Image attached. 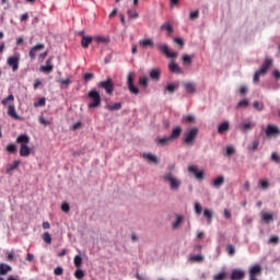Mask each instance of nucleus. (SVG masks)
I'll use <instances>...</instances> for the list:
<instances>
[{
    "label": "nucleus",
    "mask_w": 280,
    "mask_h": 280,
    "mask_svg": "<svg viewBox=\"0 0 280 280\" xmlns=\"http://www.w3.org/2000/svg\"><path fill=\"white\" fill-rule=\"evenodd\" d=\"M128 16H129V19H139V13H137V11H135V10H129Z\"/></svg>",
    "instance_id": "603ef678"
},
{
    "label": "nucleus",
    "mask_w": 280,
    "mask_h": 280,
    "mask_svg": "<svg viewBox=\"0 0 280 280\" xmlns=\"http://www.w3.org/2000/svg\"><path fill=\"white\" fill-rule=\"evenodd\" d=\"M19 56H11L8 58L7 63L12 68V71H19Z\"/></svg>",
    "instance_id": "f8f14e48"
},
{
    "label": "nucleus",
    "mask_w": 280,
    "mask_h": 280,
    "mask_svg": "<svg viewBox=\"0 0 280 280\" xmlns=\"http://www.w3.org/2000/svg\"><path fill=\"white\" fill-rule=\"evenodd\" d=\"M198 16H200V12L198 10L190 12L189 19L191 21H195V19H198Z\"/></svg>",
    "instance_id": "5fc2aeb1"
},
{
    "label": "nucleus",
    "mask_w": 280,
    "mask_h": 280,
    "mask_svg": "<svg viewBox=\"0 0 280 280\" xmlns=\"http://www.w3.org/2000/svg\"><path fill=\"white\" fill-rule=\"evenodd\" d=\"M178 86H180L178 83H168L165 88V93L173 94L174 92L178 91Z\"/></svg>",
    "instance_id": "393cba45"
},
{
    "label": "nucleus",
    "mask_w": 280,
    "mask_h": 280,
    "mask_svg": "<svg viewBox=\"0 0 280 280\" xmlns=\"http://www.w3.org/2000/svg\"><path fill=\"white\" fill-rule=\"evenodd\" d=\"M8 115L9 117H11L12 119H21V116H19V114H16V107L14 106V103H10L9 107H8Z\"/></svg>",
    "instance_id": "2eb2a0df"
},
{
    "label": "nucleus",
    "mask_w": 280,
    "mask_h": 280,
    "mask_svg": "<svg viewBox=\"0 0 280 280\" xmlns=\"http://www.w3.org/2000/svg\"><path fill=\"white\" fill-rule=\"evenodd\" d=\"M74 266L75 268H80V266H82V257L80 255L74 257Z\"/></svg>",
    "instance_id": "79ce46f5"
},
{
    "label": "nucleus",
    "mask_w": 280,
    "mask_h": 280,
    "mask_svg": "<svg viewBox=\"0 0 280 280\" xmlns=\"http://www.w3.org/2000/svg\"><path fill=\"white\" fill-rule=\"evenodd\" d=\"M74 277L75 279H84V272L82 271V269H78L75 272H74Z\"/></svg>",
    "instance_id": "8fccbe9b"
},
{
    "label": "nucleus",
    "mask_w": 280,
    "mask_h": 280,
    "mask_svg": "<svg viewBox=\"0 0 280 280\" xmlns=\"http://www.w3.org/2000/svg\"><path fill=\"white\" fill-rule=\"evenodd\" d=\"M185 222V217L183 214H176V220L173 223V229H180V224Z\"/></svg>",
    "instance_id": "4be33fe9"
},
{
    "label": "nucleus",
    "mask_w": 280,
    "mask_h": 280,
    "mask_svg": "<svg viewBox=\"0 0 280 280\" xmlns=\"http://www.w3.org/2000/svg\"><path fill=\"white\" fill-rule=\"evenodd\" d=\"M280 135V129L279 127L275 125H268L266 129V136L267 137H279Z\"/></svg>",
    "instance_id": "ddd939ff"
},
{
    "label": "nucleus",
    "mask_w": 280,
    "mask_h": 280,
    "mask_svg": "<svg viewBox=\"0 0 280 280\" xmlns=\"http://www.w3.org/2000/svg\"><path fill=\"white\" fill-rule=\"evenodd\" d=\"M270 67H272V59L266 58L261 68L255 72L254 82H259V78H261V75H266Z\"/></svg>",
    "instance_id": "20e7f679"
},
{
    "label": "nucleus",
    "mask_w": 280,
    "mask_h": 280,
    "mask_svg": "<svg viewBox=\"0 0 280 280\" xmlns=\"http://www.w3.org/2000/svg\"><path fill=\"white\" fill-rule=\"evenodd\" d=\"M226 250H228V254L231 255V257H233V255H235V246L234 245H228L226 246Z\"/></svg>",
    "instance_id": "de8ad7c7"
},
{
    "label": "nucleus",
    "mask_w": 280,
    "mask_h": 280,
    "mask_svg": "<svg viewBox=\"0 0 280 280\" xmlns=\"http://www.w3.org/2000/svg\"><path fill=\"white\" fill-rule=\"evenodd\" d=\"M91 43H93V37L83 36L81 39V47H83V49H89V45H91Z\"/></svg>",
    "instance_id": "b1692460"
},
{
    "label": "nucleus",
    "mask_w": 280,
    "mask_h": 280,
    "mask_svg": "<svg viewBox=\"0 0 280 280\" xmlns=\"http://www.w3.org/2000/svg\"><path fill=\"white\" fill-rule=\"evenodd\" d=\"M141 46L149 49H154V40L152 38L142 39Z\"/></svg>",
    "instance_id": "c756f323"
},
{
    "label": "nucleus",
    "mask_w": 280,
    "mask_h": 280,
    "mask_svg": "<svg viewBox=\"0 0 280 280\" xmlns=\"http://www.w3.org/2000/svg\"><path fill=\"white\" fill-rule=\"evenodd\" d=\"M161 30L167 32L168 34H174V27H172V24L170 23L162 24Z\"/></svg>",
    "instance_id": "72a5a7b5"
},
{
    "label": "nucleus",
    "mask_w": 280,
    "mask_h": 280,
    "mask_svg": "<svg viewBox=\"0 0 280 280\" xmlns=\"http://www.w3.org/2000/svg\"><path fill=\"white\" fill-rule=\"evenodd\" d=\"M253 106H254V108L256 109V110H264V103H259V102H257V101H255L254 103H253Z\"/></svg>",
    "instance_id": "c03bdc74"
},
{
    "label": "nucleus",
    "mask_w": 280,
    "mask_h": 280,
    "mask_svg": "<svg viewBox=\"0 0 280 280\" xmlns=\"http://www.w3.org/2000/svg\"><path fill=\"white\" fill-rule=\"evenodd\" d=\"M16 143L20 144V156H30L32 154V149H30V136L20 135L16 138Z\"/></svg>",
    "instance_id": "f257e3e1"
},
{
    "label": "nucleus",
    "mask_w": 280,
    "mask_h": 280,
    "mask_svg": "<svg viewBox=\"0 0 280 280\" xmlns=\"http://www.w3.org/2000/svg\"><path fill=\"white\" fill-rule=\"evenodd\" d=\"M150 81V79H148V77H142L141 79V86H148V82Z\"/></svg>",
    "instance_id": "69168bd1"
},
{
    "label": "nucleus",
    "mask_w": 280,
    "mask_h": 280,
    "mask_svg": "<svg viewBox=\"0 0 280 280\" xmlns=\"http://www.w3.org/2000/svg\"><path fill=\"white\" fill-rule=\"evenodd\" d=\"M183 62L184 65H191L192 60L191 57L189 55H183Z\"/></svg>",
    "instance_id": "49530a36"
},
{
    "label": "nucleus",
    "mask_w": 280,
    "mask_h": 280,
    "mask_svg": "<svg viewBox=\"0 0 280 280\" xmlns=\"http://www.w3.org/2000/svg\"><path fill=\"white\" fill-rule=\"evenodd\" d=\"M98 89H104L106 91L107 95H113L115 91V84L113 83V80L107 79L106 81H101L98 83Z\"/></svg>",
    "instance_id": "423d86ee"
},
{
    "label": "nucleus",
    "mask_w": 280,
    "mask_h": 280,
    "mask_svg": "<svg viewBox=\"0 0 280 280\" xmlns=\"http://www.w3.org/2000/svg\"><path fill=\"white\" fill-rule=\"evenodd\" d=\"M229 121H223L219 127H218V132L219 135H224V132H229Z\"/></svg>",
    "instance_id": "c85d7f7f"
},
{
    "label": "nucleus",
    "mask_w": 280,
    "mask_h": 280,
    "mask_svg": "<svg viewBox=\"0 0 280 280\" xmlns=\"http://www.w3.org/2000/svg\"><path fill=\"white\" fill-rule=\"evenodd\" d=\"M7 261H14V252L7 253Z\"/></svg>",
    "instance_id": "0e129e2a"
},
{
    "label": "nucleus",
    "mask_w": 280,
    "mask_h": 280,
    "mask_svg": "<svg viewBox=\"0 0 280 280\" xmlns=\"http://www.w3.org/2000/svg\"><path fill=\"white\" fill-rule=\"evenodd\" d=\"M142 159H144L149 165H159V163H161V160L152 153H143Z\"/></svg>",
    "instance_id": "9d476101"
},
{
    "label": "nucleus",
    "mask_w": 280,
    "mask_h": 280,
    "mask_svg": "<svg viewBox=\"0 0 280 280\" xmlns=\"http://www.w3.org/2000/svg\"><path fill=\"white\" fill-rule=\"evenodd\" d=\"M174 43H176V45H179V47H185V42H183V38L175 37Z\"/></svg>",
    "instance_id": "bf43d9fd"
},
{
    "label": "nucleus",
    "mask_w": 280,
    "mask_h": 280,
    "mask_svg": "<svg viewBox=\"0 0 280 280\" xmlns=\"http://www.w3.org/2000/svg\"><path fill=\"white\" fill-rule=\"evenodd\" d=\"M271 161H273V163H280V156L278 152H272Z\"/></svg>",
    "instance_id": "3c124183"
},
{
    "label": "nucleus",
    "mask_w": 280,
    "mask_h": 280,
    "mask_svg": "<svg viewBox=\"0 0 280 280\" xmlns=\"http://www.w3.org/2000/svg\"><path fill=\"white\" fill-rule=\"evenodd\" d=\"M188 172L194 174L196 178H198V180H202L205 178V173H202L201 171H198V167L196 166H189Z\"/></svg>",
    "instance_id": "a211bd4d"
},
{
    "label": "nucleus",
    "mask_w": 280,
    "mask_h": 280,
    "mask_svg": "<svg viewBox=\"0 0 280 280\" xmlns=\"http://www.w3.org/2000/svg\"><path fill=\"white\" fill-rule=\"evenodd\" d=\"M277 219L276 212H260V220L264 222V224H272V222Z\"/></svg>",
    "instance_id": "0eeeda50"
},
{
    "label": "nucleus",
    "mask_w": 280,
    "mask_h": 280,
    "mask_svg": "<svg viewBox=\"0 0 280 280\" xmlns=\"http://www.w3.org/2000/svg\"><path fill=\"white\" fill-rule=\"evenodd\" d=\"M7 152H9L10 154L16 153V144H8Z\"/></svg>",
    "instance_id": "a19ab883"
},
{
    "label": "nucleus",
    "mask_w": 280,
    "mask_h": 280,
    "mask_svg": "<svg viewBox=\"0 0 280 280\" xmlns=\"http://www.w3.org/2000/svg\"><path fill=\"white\" fill-rule=\"evenodd\" d=\"M1 104L3 106H10V104H14V95H9L8 97L3 98Z\"/></svg>",
    "instance_id": "2f4dec72"
},
{
    "label": "nucleus",
    "mask_w": 280,
    "mask_h": 280,
    "mask_svg": "<svg viewBox=\"0 0 280 280\" xmlns=\"http://www.w3.org/2000/svg\"><path fill=\"white\" fill-rule=\"evenodd\" d=\"M184 88H185L186 93H188V94L196 93V83H194V82L184 83Z\"/></svg>",
    "instance_id": "5701e85b"
},
{
    "label": "nucleus",
    "mask_w": 280,
    "mask_h": 280,
    "mask_svg": "<svg viewBox=\"0 0 280 280\" xmlns=\"http://www.w3.org/2000/svg\"><path fill=\"white\" fill-rule=\"evenodd\" d=\"M42 85H43V82L40 80L36 79L33 86H34V90L36 91L38 89V86H42Z\"/></svg>",
    "instance_id": "338daca9"
},
{
    "label": "nucleus",
    "mask_w": 280,
    "mask_h": 280,
    "mask_svg": "<svg viewBox=\"0 0 280 280\" xmlns=\"http://www.w3.org/2000/svg\"><path fill=\"white\" fill-rule=\"evenodd\" d=\"M180 135H183V128L180 127H175L173 128L171 136H168L171 138L172 141H176L177 139L180 138Z\"/></svg>",
    "instance_id": "f3484780"
},
{
    "label": "nucleus",
    "mask_w": 280,
    "mask_h": 280,
    "mask_svg": "<svg viewBox=\"0 0 280 280\" xmlns=\"http://www.w3.org/2000/svg\"><path fill=\"white\" fill-rule=\"evenodd\" d=\"M156 47L160 49V51H162V54L165 55L166 58H178V52L170 51L167 44H158Z\"/></svg>",
    "instance_id": "6e6552de"
},
{
    "label": "nucleus",
    "mask_w": 280,
    "mask_h": 280,
    "mask_svg": "<svg viewBox=\"0 0 280 280\" xmlns=\"http://www.w3.org/2000/svg\"><path fill=\"white\" fill-rule=\"evenodd\" d=\"M127 84L130 93H133V95H138L139 89L135 86V73L130 72L127 78Z\"/></svg>",
    "instance_id": "1a4fd4ad"
},
{
    "label": "nucleus",
    "mask_w": 280,
    "mask_h": 280,
    "mask_svg": "<svg viewBox=\"0 0 280 280\" xmlns=\"http://www.w3.org/2000/svg\"><path fill=\"white\" fill-rule=\"evenodd\" d=\"M42 237L46 244H51V234L49 232L44 233Z\"/></svg>",
    "instance_id": "ea45409f"
},
{
    "label": "nucleus",
    "mask_w": 280,
    "mask_h": 280,
    "mask_svg": "<svg viewBox=\"0 0 280 280\" xmlns=\"http://www.w3.org/2000/svg\"><path fill=\"white\" fill-rule=\"evenodd\" d=\"M94 40L96 43H103V44L109 43L108 37H104V36H96V37H94Z\"/></svg>",
    "instance_id": "4c0bfd02"
},
{
    "label": "nucleus",
    "mask_w": 280,
    "mask_h": 280,
    "mask_svg": "<svg viewBox=\"0 0 280 280\" xmlns=\"http://www.w3.org/2000/svg\"><path fill=\"white\" fill-rule=\"evenodd\" d=\"M106 110H121V103H115L113 105H106Z\"/></svg>",
    "instance_id": "f704fd0d"
},
{
    "label": "nucleus",
    "mask_w": 280,
    "mask_h": 280,
    "mask_svg": "<svg viewBox=\"0 0 280 280\" xmlns=\"http://www.w3.org/2000/svg\"><path fill=\"white\" fill-rule=\"evenodd\" d=\"M21 165L20 161H14L12 164H9L5 168V173L12 176L13 170H19V166Z\"/></svg>",
    "instance_id": "aec40b11"
},
{
    "label": "nucleus",
    "mask_w": 280,
    "mask_h": 280,
    "mask_svg": "<svg viewBox=\"0 0 280 280\" xmlns=\"http://www.w3.org/2000/svg\"><path fill=\"white\" fill-rule=\"evenodd\" d=\"M233 154H235V148H233V147H228V148H226V155H228V156H233Z\"/></svg>",
    "instance_id": "13d9d810"
},
{
    "label": "nucleus",
    "mask_w": 280,
    "mask_h": 280,
    "mask_svg": "<svg viewBox=\"0 0 280 280\" xmlns=\"http://www.w3.org/2000/svg\"><path fill=\"white\" fill-rule=\"evenodd\" d=\"M150 78H151V80L159 82V80H161V70L160 69L151 70Z\"/></svg>",
    "instance_id": "cd10ccee"
},
{
    "label": "nucleus",
    "mask_w": 280,
    "mask_h": 280,
    "mask_svg": "<svg viewBox=\"0 0 280 280\" xmlns=\"http://www.w3.org/2000/svg\"><path fill=\"white\" fill-rule=\"evenodd\" d=\"M253 128H255V122L248 121L242 125L243 132H248V130H253Z\"/></svg>",
    "instance_id": "473e14b6"
},
{
    "label": "nucleus",
    "mask_w": 280,
    "mask_h": 280,
    "mask_svg": "<svg viewBox=\"0 0 280 280\" xmlns=\"http://www.w3.org/2000/svg\"><path fill=\"white\" fill-rule=\"evenodd\" d=\"M39 71L43 73H51L54 71V66L51 65V58L47 59L46 66H40Z\"/></svg>",
    "instance_id": "6ab92c4d"
},
{
    "label": "nucleus",
    "mask_w": 280,
    "mask_h": 280,
    "mask_svg": "<svg viewBox=\"0 0 280 280\" xmlns=\"http://www.w3.org/2000/svg\"><path fill=\"white\" fill-rule=\"evenodd\" d=\"M260 187L261 189H268V187H270V183H268V180H260Z\"/></svg>",
    "instance_id": "680f3d73"
},
{
    "label": "nucleus",
    "mask_w": 280,
    "mask_h": 280,
    "mask_svg": "<svg viewBox=\"0 0 280 280\" xmlns=\"http://www.w3.org/2000/svg\"><path fill=\"white\" fill-rule=\"evenodd\" d=\"M183 121H187L188 124H192V121H196V117H194L192 115H188V116L183 118Z\"/></svg>",
    "instance_id": "864d4df0"
},
{
    "label": "nucleus",
    "mask_w": 280,
    "mask_h": 280,
    "mask_svg": "<svg viewBox=\"0 0 280 280\" xmlns=\"http://www.w3.org/2000/svg\"><path fill=\"white\" fill-rule=\"evenodd\" d=\"M163 180L164 183H168L170 185V189L172 191H178V189H180V185H183V183L180 182V179H178L176 176H174V174L172 173H165L163 175Z\"/></svg>",
    "instance_id": "f03ea898"
},
{
    "label": "nucleus",
    "mask_w": 280,
    "mask_h": 280,
    "mask_svg": "<svg viewBox=\"0 0 280 280\" xmlns=\"http://www.w3.org/2000/svg\"><path fill=\"white\" fill-rule=\"evenodd\" d=\"M46 102L45 98H39L38 103L35 106H45Z\"/></svg>",
    "instance_id": "774afa93"
},
{
    "label": "nucleus",
    "mask_w": 280,
    "mask_h": 280,
    "mask_svg": "<svg viewBox=\"0 0 280 280\" xmlns=\"http://www.w3.org/2000/svg\"><path fill=\"white\" fill-rule=\"evenodd\" d=\"M198 137V128H191L188 132L184 133V143L186 145H194L196 143V139Z\"/></svg>",
    "instance_id": "39448f33"
},
{
    "label": "nucleus",
    "mask_w": 280,
    "mask_h": 280,
    "mask_svg": "<svg viewBox=\"0 0 280 280\" xmlns=\"http://www.w3.org/2000/svg\"><path fill=\"white\" fill-rule=\"evenodd\" d=\"M93 78H95V74L88 72L83 75V80L84 82H91V80H93Z\"/></svg>",
    "instance_id": "37998d69"
},
{
    "label": "nucleus",
    "mask_w": 280,
    "mask_h": 280,
    "mask_svg": "<svg viewBox=\"0 0 280 280\" xmlns=\"http://www.w3.org/2000/svg\"><path fill=\"white\" fill-rule=\"evenodd\" d=\"M246 273L242 269H234L230 276L231 280H243Z\"/></svg>",
    "instance_id": "4468645a"
},
{
    "label": "nucleus",
    "mask_w": 280,
    "mask_h": 280,
    "mask_svg": "<svg viewBox=\"0 0 280 280\" xmlns=\"http://www.w3.org/2000/svg\"><path fill=\"white\" fill-rule=\"evenodd\" d=\"M168 69L172 73H177V74H183V68L180 66H178V63L171 61L168 63Z\"/></svg>",
    "instance_id": "dca6fc26"
},
{
    "label": "nucleus",
    "mask_w": 280,
    "mask_h": 280,
    "mask_svg": "<svg viewBox=\"0 0 280 280\" xmlns=\"http://www.w3.org/2000/svg\"><path fill=\"white\" fill-rule=\"evenodd\" d=\"M59 82L63 86H69V84H71V79H61Z\"/></svg>",
    "instance_id": "e2e57ef3"
},
{
    "label": "nucleus",
    "mask_w": 280,
    "mask_h": 280,
    "mask_svg": "<svg viewBox=\"0 0 280 280\" xmlns=\"http://www.w3.org/2000/svg\"><path fill=\"white\" fill-rule=\"evenodd\" d=\"M62 272H65V269H62V267H57L54 270V275H56V277H60V275H62Z\"/></svg>",
    "instance_id": "6e6d98bb"
},
{
    "label": "nucleus",
    "mask_w": 280,
    "mask_h": 280,
    "mask_svg": "<svg viewBox=\"0 0 280 280\" xmlns=\"http://www.w3.org/2000/svg\"><path fill=\"white\" fill-rule=\"evenodd\" d=\"M203 218H206L208 224H211V222H213V212H211L209 209H205Z\"/></svg>",
    "instance_id": "7c9ffc66"
},
{
    "label": "nucleus",
    "mask_w": 280,
    "mask_h": 280,
    "mask_svg": "<svg viewBox=\"0 0 280 280\" xmlns=\"http://www.w3.org/2000/svg\"><path fill=\"white\" fill-rule=\"evenodd\" d=\"M156 143H159L160 145H170V143H174V141L172 140L171 137H164V138H156Z\"/></svg>",
    "instance_id": "412c9836"
},
{
    "label": "nucleus",
    "mask_w": 280,
    "mask_h": 280,
    "mask_svg": "<svg viewBox=\"0 0 280 280\" xmlns=\"http://www.w3.org/2000/svg\"><path fill=\"white\" fill-rule=\"evenodd\" d=\"M279 243V236L273 235L269 238V244H278Z\"/></svg>",
    "instance_id": "052dcab7"
},
{
    "label": "nucleus",
    "mask_w": 280,
    "mask_h": 280,
    "mask_svg": "<svg viewBox=\"0 0 280 280\" xmlns=\"http://www.w3.org/2000/svg\"><path fill=\"white\" fill-rule=\"evenodd\" d=\"M11 271L12 267L10 265L3 262L0 264V277H3V275Z\"/></svg>",
    "instance_id": "bb28decb"
},
{
    "label": "nucleus",
    "mask_w": 280,
    "mask_h": 280,
    "mask_svg": "<svg viewBox=\"0 0 280 280\" xmlns=\"http://www.w3.org/2000/svg\"><path fill=\"white\" fill-rule=\"evenodd\" d=\"M223 185H224V176L217 177L212 183V187H214V189H220Z\"/></svg>",
    "instance_id": "a878e982"
},
{
    "label": "nucleus",
    "mask_w": 280,
    "mask_h": 280,
    "mask_svg": "<svg viewBox=\"0 0 280 280\" xmlns=\"http://www.w3.org/2000/svg\"><path fill=\"white\" fill-rule=\"evenodd\" d=\"M43 49H45V44H37V45L33 46L31 48V50L28 51V56H30L31 60H36V54L38 51H43Z\"/></svg>",
    "instance_id": "9b49d317"
},
{
    "label": "nucleus",
    "mask_w": 280,
    "mask_h": 280,
    "mask_svg": "<svg viewBox=\"0 0 280 280\" xmlns=\"http://www.w3.org/2000/svg\"><path fill=\"white\" fill-rule=\"evenodd\" d=\"M195 212L197 215H200L202 213V206L199 202L195 203Z\"/></svg>",
    "instance_id": "09e8293b"
},
{
    "label": "nucleus",
    "mask_w": 280,
    "mask_h": 280,
    "mask_svg": "<svg viewBox=\"0 0 280 280\" xmlns=\"http://www.w3.org/2000/svg\"><path fill=\"white\" fill-rule=\"evenodd\" d=\"M190 261H197L198 264H200V261H205V256H201V255L191 256Z\"/></svg>",
    "instance_id": "58836bf2"
},
{
    "label": "nucleus",
    "mask_w": 280,
    "mask_h": 280,
    "mask_svg": "<svg viewBox=\"0 0 280 280\" xmlns=\"http://www.w3.org/2000/svg\"><path fill=\"white\" fill-rule=\"evenodd\" d=\"M248 107V100H242L237 104V108H247Z\"/></svg>",
    "instance_id": "a18cd8bd"
},
{
    "label": "nucleus",
    "mask_w": 280,
    "mask_h": 280,
    "mask_svg": "<svg viewBox=\"0 0 280 280\" xmlns=\"http://www.w3.org/2000/svg\"><path fill=\"white\" fill-rule=\"evenodd\" d=\"M212 280H226V271H221L214 275Z\"/></svg>",
    "instance_id": "c9c22d12"
},
{
    "label": "nucleus",
    "mask_w": 280,
    "mask_h": 280,
    "mask_svg": "<svg viewBox=\"0 0 280 280\" xmlns=\"http://www.w3.org/2000/svg\"><path fill=\"white\" fill-rule=\"evenodd\" d=\"M70 209H71V208L69 207V203L63 202V203L61 205V210L63 211V213H69Z\"/></svg>",
    "instance_id": "4d7b16f0"
},
{
    "label": "nucleus",
    "mask_w": 280,
    "mask_h": 280,
    "mask_svg": "<svg viewBox=\"0 0 280 280\" xmlns=\"http://www.w3.org/2000/svg\"><path fill=\"white\" fill-rule=\"evenodd\" d=\"M259 149V140H254L252 147L248 148L252 152H257Z\"/></svg>",
    "instance_id": "e433bc0d"
},
{
    "label": "nucleus",
    "mask_w": 280,
    "mask_h": 280,
    "mask_svg": "<svg viewBox=\"0 0 280 280\" xmlns=\"http://www.w3.org/2000/svg\"><path fill=\"white\" fill-rule=\"evenodd\" d=\"M88 97L91 100V102L88 104V108H98V106H102V96L97 90H91L88 93Z\"/></svg>",
    "instance_id": "7ed1b4c3"
}]
</instances>
